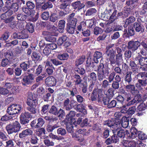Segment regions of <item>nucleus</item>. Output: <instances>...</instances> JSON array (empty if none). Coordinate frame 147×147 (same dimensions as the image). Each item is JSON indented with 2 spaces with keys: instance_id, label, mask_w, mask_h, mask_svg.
<instances>
[{
  "instance_id": "1",
  "label": "nucleus",
  "mask_w": 147,
  "mask_h": 147,
  "mask_svg": "<svg viewBox=\"0 0 147 147\" xmlns=\"http://www.w3.org/2000/svg\"><path fill=\"white\" fill-rule=\"evenodd\" d=\"M109 63L107 62H105L102 60H100L98 64H97L96 66L94 65H92V67L95 68L97 72V75L98 80L101 82L106 78V76H108V80L111 83L114 81L116 73L114 72H112L109 74Z\"/></svg>"
},
{
  "instance_id": "2",
  "label": "nucleus",
  "mask_w": 147,
  "mask_h": 147,
  "mask_svg": "<svg viewBox=\"0 0 147 147\" xmlns=\"http://www.w3.org/2000/svg\"><path fill=\"white\" fill-rule=\"evenodd\" d=\"M115 44H110L108 45L106 47V53L108 59L110 62L109 64L113 66L115 64V56L116 48L115 47Z\"/></svg>"
},
{
  "instance_id": "3",
  "label": "nucleus",
  "mask_w": 147,
  "mask_h": 147,
  "mask_svg": "<svg viewBox=\"0 0 147 147\" xmlns=\"http://www.w3.org/2000/svg\"><path fill=\"white\" fill-rule=\"evenodd\" d=\"M103 125L110 127L113 134L115 133L121 128L119 120L115 118H112L105 121Z\"/></svg>"
},
{
  "instance_id": "4",
  "label": "nucleus",
  "mask_w": 147,
  "mask_h": 147,
  "mask_svg": "<svg viewBox=\"0 0 147 147\" xmlns=\"http://www.w3.org/2000/svg\"><path fill=\"white\" fill-rule=\"evenodd\" d=\"M21 126L20 123L17 121L7 125L5 129L9 135L13 133H18L20 130Z\"/></svg>"
},
{
  "instance_id": "5",
  "label": "nucleus",
  "mask_w": 147,
  "mask_h": 147,
  "mask_svg": "<svg viewBox=\"0 0 147 147\" xmlns=\"http://www.w3.org/2000/svg\"><path fill=\"white\" fill-rule=\"evenodd\" d=\"M38 98L36 96L31 92H29L27 94V98L26 102L28 106L37 105L38 104Z\"/></svg>"
},
{
  "instance_id": "6",
  "label": "nucleus",
  "mask_w": 147,
  "mask_h": 147,
  "mask_svg": "<svg viewBox=\"0 0 147 147\" xmlns=\"http://www.w3.org/2000/svg\"><path fill=\"white\" fill-rule=\"evenodd\" d=\"M22 106L19 104H13L9 106L7 112L9 115H13L18 113L22 109Z\"/></svg>"
},
{
  "instance_id": "7",
  "label": "nucleus",
  "mask_w": 147,
  "mask_h": 147,
  "mask_svg": "<svg viewBox=\"0 0 147 147\" xmlns=\"http://www.w3.org/2000/svg\"><path fill=\"white\" fill-rule=\"evenodd\" d=\"M13 14V11L9 10L1 15V20H3L5 23H8L12 21L14 19V17L13 16H11Z\"/></svg>"
},
{
  "instance_id": "8",
  "label": "nucleus",
  "mask_w": 147,
  "mask_h": 147,
  "mask_svg": "<svg viewBox=\"0 0 147 147\" xmlns=\"http://www.w3.org/2000/svg\"><path fill=\"white\" fill-rule=\"evenodd\" d=\"M137 82L135 84V86L138 90H143V87H145L147 85V79L141 78V77L138 76L136 75Z\"/></svg>"
},
{
  "instance_id": "9",
  "label": "nucleus",
  "mask_w": 147,
  "mask_h": 147,
  "mask_svg": "<svg viewBox=\"0 0 147 147\" xmlns=\"http://www.w3.org/2000/svg\"><path fill=\"white\" fill-rule=\"evenodd\" d=\"M32 118V116L28 112L22 113L20 116V122L22 125H26L29 122L28 119Z\"/></svg>"
},
{
  "instance_id": "10",
  "label": "nucleus",
  "mask_w": 147,
  "mask_h": 147,
  "mask_svg": "<svg viewBox=\"0 0 147 147\" xmlns=\"http://www.w3.org/2000/svg\"><path fill=\"white\" fill-rule=\"evenodd\" d=\"M140 47V41L138 40L134 41L131 40L127 43V47L128 49L131 50L133 52L137 50Z\"/></svg>"
},
{
  "instance_id": "11",
  "label": "nucleus",
  "mask_w": 147,
  "mask_h": 147,
  "mask_svg": "<svg viewBox=\"0 0 147 147\" xmlns=\"http://www.w3.org/2000/svg\"><path fill=\"white\" fill-rule=\"evenodd\" d=\"M34 80L33 75L32 74H28L27 76H24L21 80V83L24 86H27L31 84Z\"/></svg>"
},
{
  "instance_id": "12",
  "label": "nucleus",
  "mask_w": 147,
  "mask_h": 147,
  "mask_svg": "<svg viewBox=\"0 0 147 147\" xmlns=\"http://www.w3.org/2000/svg\"><path fill=\"white\" fill-rule=\"evenodd\" d=\"M123 37L124 38H129L135 34V31L133 26H130L128 27V31L126 29H124Z\"/></svg>"
},
{
  "instance_id": "13",
  "label": "nucleus",
  "mask_w": 147,
  "mask_h": 147,
  "mask_svg": "<svg viewBox=\"0 0 147 147\" xmlns=\"http://www.w3.org/2000/svg\"><path fill=\"white\" fill-rule=\"evenodd\" d=\"M112 10L106 9L104 12L101 13L99 15V18L104 21H107L108 20L109 21L110 19V16L111 15V11Z\"/></svg>"
},
{
  "instance_id": "14",
  "label": "nucleus",
  "mask_w": 147,
  "mask_h": 147,
  "mask_svg": "<svg viewBox=\"0 0 147 147\" xmlns=\"http://www.w3.org/2000/svg\"><path fill=\"white\" fill-rule=\"evenodd\" d=\"M45 84L48 87L54 86L56 83V80L53 76H50L48 77L45 80Z\"/></svg>"
},
{
  "instance_id": "15",
  "label": "nucleus",
  "mask_w": 147,
  "mask_h": 147,
  "mask_svg": "<svg viewBox=\"0 0 147 147\" xmlns=\"http://www.w3.org/2000/svg\"><path fill=\"white\" fill-rule=\"evenodd\" d=\"M125 88L127 91L130 92L132 95H135L137 93H138L139 90L136 89L135 85L131 84H126Z\"/></svg>"
},
{
  "instance_id": "16",
  "label": "nucleus",
  "mask_w": 147,
  "mask_h": 147,
  "mask_svg": "<svg viewBox=\"0 0 147 147\" xmlns=\"http://www.w3.org/2000/svg\"><path fill=\"white\" fill-rule=\"evenodd\" d=\"M33 131L30 129H24L19 134V137L20 139H23L27 136H30L32 135Z\"/></svg>"
},
{
  "instance_id": "17",
  "label": "nucleus",
  "mask_w": 147,
  "mask_h": 147,
  "mask_svg": "<svg viewBox=\"0 0 147 147\" xmlns=\"http://www.w3.org/2000/svg\"><path fill=\"white\" fill-rule=\"evenodd\" d=\"M71 6L75 10L79 11L85 7V5L83 3H82L80 1H75L72 3Z\"/></svg>"
},
{
  "instance_id": "18",
  "label": "nucleus",
  "mask_w": 147,
  "mask_h": 147,
  "mask_svg": "<svg viewBox=\"0 0 147 147\" xmlns=\"http://www.w3.org/2000/svg\"><path fill=\"white\" fill-rule=\"evenodd\" d=\"M133 95L130 94H128L125 97V100L127 106H129L135 103Z\"/></svg>"
},
{
  "instance_id": "19",
  "label": "nucleus",
  "mask_w": 147,
  "mask_h": 147,
  "mask_svg": "<svg viewBox=\"0 0 147 147\" xmlns=\"http://www.w3.org/2000/svg\"><path fill=\"white\" fill-rule=\"evenodd\" d=\"M133 26L136 32L142 33L144 32V26L141 23L134 22Z\"/></svg>"
},
{
  "instance_id": "20",
  "label": "nucleus",
  "mask_w": 147,
  "mask_h": 147,
  "mask_svg": "<svg viewBox=\"0 0 147 147\" xmlns=\"http://www.w3.org/2000/svg\"><path fill=\"white\" fill-rule=\"evenodd\" d=\"M138 0H130L126 2L125 7L127 9L131 11V10L134 8L136 5L138 3Z\"/></svg>"
},
{
  "instance_id": "21",
  "label": "nucleus",
  "mask_w": 147,
  "mask_h": 147,
  "mask_svg": "<svg viewBox=\"0 0 147 147\" xmlns=\"http://www.w3.org/2000/svg\"><path fill=\"white\" fill-rule=\"evenodd\" d=\"M138 130L134 127H132L130 130V132L127 133V135L129 139H133L136 137L138 135Z\"/></svg>"
},
{
  "instance_id": "22",
  "label": "nucleus",
  "mask_w": 147,
  "mask_h": 147,
  "mask_svg": "<svg viewBox=\"0 0 147 147\" xmlns=\"http://www.w3.org/2000/svg\"><path fill=\"white\" fill-rule=\"evenodd\" d=\"M62 3L58 5V7L61 10L67 11V8L69 9L70 5L71 4V1H65V0H61Z\"/></svg>"
},
{
  "instance_id": "23",
  "label": "nucleus",
  "mask_w": 147,
  "mask_h": 147,
  "mask_svg": "<svg viewBox=\"0 0 147 147\" xmlns=\"http://www.w3.org/2000/svg\"><path fill=\"white\" fill-rule=\"evenodd\" d=\"M99 89L98 88H95L93 89L91 94L90 99L92 102L96 101L97 100Z\"/></svg>"
},
{
  "instance_id": "24",
  "label": "nucleus",
  "mask_w": 147,
  "mask_h": 147,
  "mask_svg": "<svg viewBox=\"0 0 147 147\" xmlns=\"http://www.w3.org/2000/svg\"><path fill=\"white\" fill-rule=\"evenodd\" d=\"M109 9L112 10L111 11V14L110 16V20L108 21V23L110 24L113 23L116 19H118V18L116 16L117 11L115 9Z\"/></svg>"
},
{
  "instance_id": "25",
  "label": "nucleus",
  "mask_w": 147,
  "mask_h": 147,
  "mask_svg": "<svg viewBox=\"0 0 147 147\" xmlns=\"http://www.w3.org/2000/svg\"><path fill=\"white\" fill-rule=\"evenodd\" d=\"M75 112L74 111H70L66 116L65 119L67 121L70 120V122L73 123L74 125H75L76 120L74 118V117L75 116Z\"/></svg>"
},
{
  "instance_id": "26",
  "label": "nucleus",
  "mask_w": 147,
  "mask_h": 147,
  "mask_svg": "<svg viewBox=\"0 0 147 147\" xmlns=\"http://www.w3.org/2000/svg\"><path fill=\"white\" fill-rule=\"evenodd\" d=\"M132 71H129L127 72L124 78V80L126 84H131L132 82Z\"/></svg>"
},
{
  "instance_id": "27",
  "label": "nucleus",
  "mask_w": 147,
  "mask_h": 147,
  "mask_svg": "<svg viewBox=\"0 0 147 147\" xmlns=\"http://www.w3.org/2000/svg\"><path fill=\"white\" fill-rule=\"evenodd\" d=\"M85 108V107L84 105L82 103H80L79 104H78L75 109L77 111L82 113L85 115L87 113V111Z\"/></svg>"
},
{
  "instance_id": "28",
  "label": "nucleus",
  "mask_w": 147,
  "mask_h": 147,
  "mask_svg": "<svg viewBox=\"0 0 147 147\" xmlns=\"http://www.w3.org/2000/svg\"><path fill=\"white\" fill-rule=\"evenodd\" d=\"M129 118L125 116L123 117L121 119L120 124L123 128H126L128 126L129 124Z\"/></svg>"
},
{
  "instance_id": "29",
  "label": "nucleus",
  "mask_w": 147,
  "mask_h": 147,
  "mask_svg": "<svg viewBox=\"0 0 147 147\" xmlns=\"http://www.w3.org/2000/svg\"><path fill=\"white\" fill-rule=\"evenodd\" d=\"M74 85L76 86L80 85L82 84V80L80 76L77 74H76L74 76Z\"/></svg>"
},
{
  "instance_id": "30",
  "label": "nucleus",
  "mask_w": 147,
  "mask_h": 147,
  "mask_svg": "<svg viewBox=\"0 0 147 147\" xmlns=\"http://www.w3.org/2000/svg\"><path fill=\"white\" fill-rule=\"evenodd\" d=\"M102 56L101 52L96 51L93 55V60L94 62L97 64L99 63L98 59L101 58Z\"/></svg>"
},
{
  "instance_id": "31",
  "label": "nucleus",
  "mask_w": 147,
  "mask_h": 147,
  "mask_svg": "<svg viewBox=\"0 0 147 147\" xmlns=\"http://www.w3.org/2000/svg\"><path fill=\"white\" fill-rule=\"evenodd\" d=\"M125 11L120 12L118 13L117 14V17H118V18L119 16H121V18H125L127 17L129 14L131 13V11L128 9H127L125 7Z\"/></svg>"
},
{
  "instance_id": "32",
  "label": "nucleus",
  "mask_w": 147,
  "mask_h": 147,
  "mask_svg": "<svg viewBox=\"0 0 147 147\" xmlns=\"http://www.w3.org/2000/svg\"><path fill=\"white\" fill-rule=\"evenodd\" d=\"M86 56L84 55H82L79 57L77 59L75 62V66L78 67L79 65L82 64L85 61Z\"/></svg>"
},
{
  "instance_id": "33",
  "label": "nucleus",
  "mask_w": 147,
  "mask_h": 147,
  "mask_svg": "<svg viewBox=\"0 0 147 147\" xmlns=\"http://www.w3.org/2000/svg\"><path fill=\"white\" fill-rule=\"evenodd\" d=\"M109 83L110 82L109 81L105 79L103 80L102 83L101 82H97V87H98V86H101L102 89V88L105 89L107 88L110 85Z\"/></svg>"
},
{
  "instance_id": "34",
  "label": "nucleus",
  "mask_w": 147,
  "mask_h": 147,
  "mask_svg": "<svg viewBox=\"0 0 147 147\" xmlns=\"http://www.w3.org/2000/svg\"><path fill=\"white\" fill-rule=\"evenodd\" d=\"M116 99L117 101V102L118 104L117 108H121L123 106V103L124 100V97L122 96L119 95L118 96Z\"/></svg>"
},
{
  "instance_id": "35",
  "label": "nucleus",
  "mask_w": 147,
  "mask_h": 147,
  "mask_svg": "<svg viewBox=\"0 0 147 147\" xmlns=\"http://www.w3.org/2000/svg\"><path fill=\"white\" fill-rule=\"evenodd\" d=\"M57 58L61 61L67 60L69 57V55L66 53H60L57 55Z\"/></svg>"
},
{
  "instance_id": "36",
  "label": "nucleus",
  "mask_w": 147,
  "mask_h": 147,
  "mask_svg": "<svg viewBox=\"0 0 147 147\" xmlns=\"http://www.w3.org/2000/svg\"><path fill=\"white\" fill-rule=\"evenodd\" d=\"M69 11H62L61 10H58L57 11V16L59 19H63L65 16L69 13Z\"/></svg>"
},
{
  "instance_id": "37",
  "label": "nucleus",
  "mask_w": 147,
  "mask_h": 147,
  "mask_svg": "<svg viewBox=\"0 0 147 147\" xmlns=\"http://www.w3.org/2000/svg\"><path fill=\"white\" fill-rule=\"evenodd\" d=\"M65 24V21L64 20H62L59 21L58 22V30L60 32H63Z\"/></svg>"
},
{
  "instance_id": "38",
  "label": "nucleus",
  "mask_w": 147,
  "mask_h": 147,
  "mask_svg": "<svg viewBox=\"0 0 147 147\" xmlns=\"http://www.w3.org/2000/svg\"><path fill=\"white\" fill-rule=\"evenodd\" d=\"M43 142L45 145L47 146H54V143L51 141L48 136H45L43 137Z\"/></svg>"
},
{
  "instance_id": "39",
  "label": "nucleus",
  "mask_w": 147,
  "mask_h": 147,
  "mask_svg": "<svg viewBox=\"0 0 147 147\" xmlns=\"http://www.w3.org/2000/svg\"><path fill=\"white\" fill-rule=\"evenodd\" d=\"M76 27L70 24H66V30L69 33L73 34L74 33Z\"/></svg>"
},
{
  "instance_id": "40",
  "label": "nucleus",
  "mask_w": 147,
  "mask_h": 147,
  "mask_svg": "<svg viewBox=\"0 0 147 147\" xmlns=\"http://www.w3.org/2000/svg\"><path fill=\"white\" fill-rule=\"evenodd\" d=\"M49 16V21L53 23L57 22L59 19L57 14L55 13L51 12Z\"/></svg>"
},
{
  "instance_id": "41",
  "label": "nucleus",
  "mask_w": 147,
  "mask_h": 147,
  "mask_svg": "<svg viewBox=\"0 0 147 147\" xmlns=\"http://www.w3.org/2000/svg\"><path fill=\"white\" fill-rule=\"evenodd\" d=\"M135 18L134 17L131 16L127 18L125 22L124 27H126L128 25H129L134 22L135 21Z\"/></svg>"
},
{
  "instance_id": "42",
  "label": "nucleus",
  "mask_w": 147,
  "mask_h": 147,
  "mask_svg": "<svg viewBox=\"0 0 147 147\" xmlns=\"http://www.w3.org/2000/svg\"><path fill=\"white\" fill-rule=\"evenodd\" d=\"M147 12V1L144 3L142 7L139 11L140 15H142L145 14Z\"/></svg>"
},
{
  "instance_id": "43",
  "label": "nucleus",
  "mask_w": 147,
  "mask_h": 147,
  "mask_svg": "<svg viewBox=\"0 0 147 147\" xmlns=\"http://www.w3.org/2000/svg\"><path fill=\"white\" fill-rule=\"evenodd\" d=\"M88 80L90 81L91 82L95 83L97 80L96 74L94 72H92L89 75Z\"/></svg>"
},
{
  "instance_id": "44",
  "label": "nucleus",
  "mask_w": 147,
  "mask_h": 147,
  "mask_svg": "<svg viewBox=\"0 0 147 147\" xmlns=\"http://www.w3.org/2000/svg\"><path fill=\"white\" fill-rule=\"evenodd\" d=\"M71 122H66L65 123V125L66 127V129L67 131L71 133L74 131V126L73 123Z\"/></svg>"
},
{
  "instance_id": "45",
  "label": "nucleus",
  "mask_w": 147,
  "mask_h": 147,
  "mask_svg": "<svg viewBox=\"0 0 147 147\" xmlns=\"http://www.w3.org/2000/svg\"><path fill=\"white\" fill-rule=\"evenodd\" d=\"M36 65V68L35 72V76H39L42 71L43 68V66L42 65H39L38 66Z\"/></svg>"
},
{
  "instance_id": "46",
  "label": "nucleus",
  "mask_w": 147,
  "mask_h": 147,
  "mask_svg": "<svg viewBox=\"0 0 147 147\" xmlns=\"http://www.w3.org/2000/svg\"><path fill=\"white\" fill-rule=\"evenodd\" d=\"M123 144L125 146L129 147H135L136 145V142L134 141H125Z\"/></svg>"
},
{
  "instance_id": "47",
  "label": "nucleus",
  "mask_w": 147,
  "mask_h": 147,
  "mask_svg": "<svg viewBox=\"0 0 147 147\" xmlns=\"http://www.w3.org/2000/svg\"><path fill=\"white\" fill-rule=\"evenodd\" d=\"M80 126L81 127H90L91 126V124L88 121V119L85 118L82 120Z\"/></svg>"
},
{
  "instance_id": "48",
  "label": "nucleus",
  "mask_w": 147,
  "mask_h": 147,
  "mask_svg": "<svg viewBox=\"0 0 147 147\" xmlns=\"http://www.w3.org/2000/svg\"><path fill=\"white\" fill-rule=\"evenodd\" d=\"M82 90V92L83 94L86 93L88 91V85L86 82H84L80 85Z\"/></svg>"
},
{
  "instance_id": "49",
  "label": "nucleus",
  "mask_w": 147,
  "mask_h": 147,
  "mask_svg": "<svg viewBox=\"0 0 147 147\" xmlns=\"http://www.w3.org/2000/svg\"><path fill=\"white\" fill-rule=\"evenodd\" d=\"M70 100L69 98H67L65 100L63 103V107L65 108L66 110L67 111L70 110L72 108V106L69 104Z\"/></svg>"
},
{
  "instance_id": "50",
  "label": "nucleus",
  "mask_w": 147,
  "mask_h": 147,
  "mask_svg": "<svg viewBox=\"0 0 147 147\" xmlns=\"http://www.w3.org/2000/svg\"><path fill=\"white\" fill-rule=\"evenodd\" d=\"M90 131V129H89L88 131H87L86 129H79L77 131V132L79 134H82L83 136H87L89 135Z\"/></svg>"
},
{
  "instance_id": "51",
  "label": "nucleus",
  "mask_w": 147,
  "mask_h": 147,
  "mask_svg": "<svg viewBox=\"0 0 147 147\" xmlns=\"http://www.w3.org/2000/svg\"><path fill=\"white\" fill-rule=\"evenodd\" d=\"M26 28L30 33H32L34 31V24L30 23H28L26 25Z\"/></svg>"
},
{
  "instance_id": "52",
  "label": "nucleus",
  "mask_w": 147,
  "mask_h": 147,
  "mask_svg": "<svg viewBox=\"0 0 147 147\" xmlns=\"http://www.w3.org/2000/svg\"><path fill=\"white\" fill-rule=\"evenodd\" d=\"M31 57L33 61L36 62L40 60L41 56L39 53H37L36 52L34 51L32 53Z\"/></svg>"
},
{
  "instance_id": "53",
  "label": "nucleus",
  "mask_w": 147,
  "mask_h": 147,
  "mask_svg": "<svg viewBox=\"0 0 147 147\" xmlns=\"http://www.w3.org/2000/svg\"><path fill=\"white\" fill-rule=\"evenodd\" d=\"M45 122L44 119L41 117H40L37 119V123H36V127H37V129L41 127L45 124Z\"/></svg>"
},
{
  "instance_id": "54",
  "label": "nucleus",
  "mask_w": 147,
  "mask_h": 147,
  "mask_svg": "<svg viewBox=\"0 0 147 147\" xmlns=\"http://www.w3.org/2000/svg\"><path fill=\"white\" fill-rule=\"evenodd\" d=\"M59 127L57 124H55L53 125L50 124H48L46 127V130L49 132H52L53 130Z\"/></svg>"
},
{
  "instance_id": "55",
  "label": "nucleus",
  "mask_w": 147,
  "mask_h": 147,
  "mask_svg": "<svg viewBox=\"0 0 147 147\" xmlns=\"http://www.w3.org/2000/svg\"><path fill=\"white\" fill-rule=\"evenodd\" d=\"M135 96L134 97V100H135V103L139 102H143V100L142 98V94H140L139 91L135 95H133Z\"/></svg>"
},
{
  "instance_id": "56",
  "label": "nucleus",
  "mask_w": 147,
  "mask_h": 147,
  "mask_svg": "<svg viewBox=\"0 0 147 147\" xmlns=\"http://www.w3.org/2000/svg\"><path fill=\"white\" fill-rule=\"evenodd\" d=\"M97 12V10L95 8H91L88 9L85 14L86 16H93Z\"/></svg>"
},
{
  "instance_id": "57",
  "label": "nucleus",
  "mask_w": 147,
  "mask_h": 147,
  "mask_svg": "<svg viewBox=\"0 0 147 147\" xmlns=\"http://www.w3.org/2000/svg\"><path fill=\"white\" fill-rule=\"evenodd\" d=\"M113 31L118 32V31L122 30L123 29V26L117 23H114L113 24Z\"/></svg>"
},
{
  "instance_id": "58",
  "label": "nucleus",
  "mask_w": 147,
  "mask_h": 147,
  "mask_svg": "<svg viewBox=\"0 0 147 147\" xmlns=\"http://www.w3.org/2000/svg\"><path fill=\"white\" fill-rule=\"evenodd\" d=\"M38 129L36 130L35 133L38 136L40 137L43 134L44 135L45 134V129L44 128L41 127Z\"/></svg>"
},
{
  "instance_id": "59",
  "label": "nucleus",
  "mask_w": 147,
  "mask_h": 147,
  "mask_svg": "<svg viewBox=\"0 0 147 147\" xmlns=\"http://www.w3.org/2000/svg\"><path fill=\"white\" fill-rule=\"evenodd\" d=\"M98 96L97 99V101L98 103H101L103 101V100L105 97L104 95L102 93V89H100Z\"/></svg>"
},
{
  "instance_id": "60",
  "label": "nucleus",
  "mask_w": 147,
  "mask_h": 147,
  "mask_svg": "<svg viewBox=\"0 0 147 147\" xmlns=\"http://www.w3.org/2000/svg\"><path fill=\"white\" fill-rule=\"evenodd\" d=\"M86 23L84 21H82L80 22L79 25L77 27V30L80 32L84 30V29L86 27Z\"/></svg>"
},
{
  "instance_id": "61",
  "label": "nucleus",
  "mask_w": 147,
  "mask_h": 147,
  "mask_svg": "<svg viewBox=\"0 0 147 147\" xmlns=\"http://www.w3.org/2000/svg\"><path fill=\"white\" fill-rule=\"evenodd\" d=\"M135 62L132 60H131L129 62V65L133 72L136 71L138 69V67Z\"/></svg>"
},
{
  "instance_id": "62",
  "label": "nucleus",
  "mask_w": 147,
  "mask_h": 147,
  "mask_svg": "<svg viewBox=\"0 0 147 147\" xmlns=\"http://www.w3.org/2000/svg\"><path fill=\"white\" fill-rule=\"evenodd\" d=\"M109 130L107 128H105L101 136L102 138L106 139L109 136Z\"/></svg>"
},
{
  "instance_id": "63",
  "label": "nucleus",
  "mask_w": 147,
  "mask_h": 147,
  "mask_svg": "<svg viewBox=\"0 0 147 147\" xmlns=\"http://www.w3.org/2000/svg\"><path fill=\"white\" fill-rule=\"evenodd\" d=\"M18 36L19 39H24L28 38V34L24 30L18 32Z\"/></svg>"
},
{
  "instance_id": "64",
  "label": "nucleus",
  "mask_w": 147,
  "mask_h": 147,
  "mask_svg": "<svg viewBox=\"0 0 147 147\" xmlns=\"http://www.w3.org/2000/svg\"><path fill=\"white\" fill-rule=\"evenodd\" d=\"M37 105L32 106H28L27 107V110L29 111L31 114H35L36 113V107Z\"/></svg>"
}]
</instances>
